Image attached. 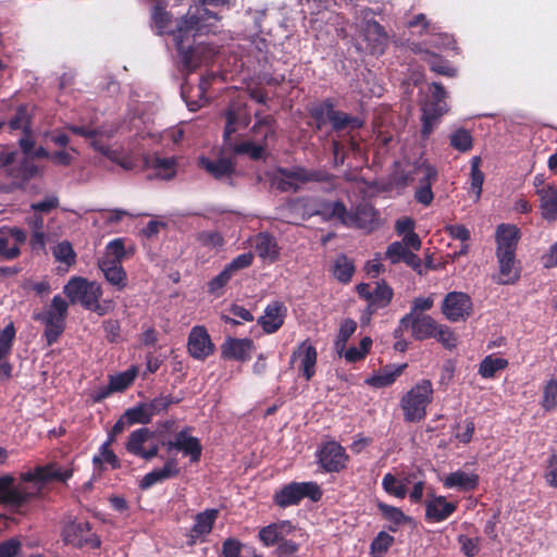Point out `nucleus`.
I'll use <instances>...</instances> for the list:
<instances>
[{"label":"nucleus","mask_w":557,"mask_h":557,"mask_svg":"<svg viewBox=\"0 0 557 557\" xmlns=\"http://www.w3.org/2000/svg\"><path fill=\"white\" fill-rule=\"evenodd\" d=\"M480 478L476 473H467L457 470L449 473L444 480L445 488H457L460 492H472L479 486Z\"/></svg>","instance_id":"nucleus-30"},{"label":"nucleus","mask_w":557,"mask_h":557,"mask_svg":"<svg viewBox=\"0 0 557 557\" xmlns=\"http://www.w3.org/2000/svg\"><path fill=\"white\" fill-rule=\"evenodd\" d=\"M282 178L277 182V189L286 191H298L299 186L294 181L306 184L309 182L315 183H330L333 180V175L325 170H308L302 166H296L293 169L280 168L277 170Z\"/></svg>","instance_id":"nucleus-6"},{"label":"nucleus","mask_w":557,"mask_h":557,"mask_svg":"<svg viewBox=\"0 0 557 557\" xmlns=\"http://www.w3.org/2000/svg\"><path fill=\"white\" fill-rule=\"evenodd\" d=\"M296 528L289 520L269 524L259 531V539L264 546H273L289 535Z\"/></svg>","instance_id":"nucleus-27"},{"label":"nucleus","mask_w":557,"mask_h":557,"mask_svg":"<svg viewBox=\"0 0 557 557\" xmlns=\"http://www.w3.org/2000/svg\"><path fill=\"white\" fill-rule=\"evenodd\" d=\"M180 401L181 398L173 397L172 395H160L159 397L145 403V406L150 419L152 420L154 416H158L161 412H165L171 405L178 404Z\"/></svg>","instance_id":"nucleus-51"},{"label":"nucleus","mask_w":557,"mask_h":557,"mask_svg":"<svg viewBox=\"0 0 557 557\" xmlns=\"http://www.w3.org/2000/svg\"><path fill=\"white\" fill-rule=\"evenodd\" d=\"M197 240L203 246L209 248L222 247L225 243L222 234L218 231H203L198 233Z\"/></svg>","instance_id":"nucleus-64"},{"label":"nucleus","mask_w":557,"mask_h":557,"mask_svg":"<svg viewBox=\"0 0 557 557\" xmlns=\"http://www.w3.org/2000/svg\"><path fill=\"white\" fill-rule=\"evenodd\" d=\"M127 256L125 248V239L122 237L110 240L104 250V256L101 259H109L111 262L122 263L123 259Z\"/></svg>","instance_id":"nucleus-53"},{"label":"nucleus","mask_w":557,"mask_h":557,"mask_svg":"<svg viewBox=\"0 0 557 557\" xmlns=\"http://www.w3.org/2000/svg\"><path fill=\"white\" fill-rule=\"evenodd\" d=\"M125 419L132 425L134 424H148L151 422L145 403H138L136 406L128 408L124 411Z\"/></svg>","instance_id":"nucleus-57"},{"label":"nucleus","mask_w":557,"mask_h":557,"mask_svg":"<svg viewBox=\"0 0 557 557\" xmlns=\"http://www.w3.org/2000/svg\"><path fill=\"white\" fill-rule=\"evenodd\" d=\"M393 297L394 290L384 280L376 282L371 298L372 302L384 309L392 302Z\"/></svg>","instance_id":"nucleus-56"},{"label":"nucleus","mask_w":557,"mask_h":557,"mask_svg":"<svg viewBox=\"0 0 557 557\" xmlns=\"http://www.w3.org/2000/svg\"><path fill=\"white\" fill-rule=\"evenodd\" d=\"M138 374V369L136 366H132L124 372H120L115 375H110L109 384L111 385V391L124 392L135 381Z\"/></svg>","instance_id":"nucleus-47"},{"label":"nucleus","mask_w":557,"mask_h":557,"mask_svg":"<svg viewBox=\"0 0 557 557\" xmlns=\"http://www.w3.org/2000/svg\"><path fill=\"white\" fill-rule=\"evenodd\" d=\"M278 250L277 242L270 233L261 232L256 236V251L261 259L274 262L278 258Z\"/></svg>","instance_id":"nucleus-34"},{"label":"nucleus","mask_w":557,"mask_h":557,"mask_svg":"<svg viewBox=\"0 0 557 557\" xmlns=\"http://www.w3.org/2000/svg\"><path fill=\"white\" fill-rule=\"evenodd\" d=\"M395 539L385 531H380L372 540L370 554L372 557H382L394 544Z\"/></svg>","instance_id":"nucleus-55"},{"label":"nucleus","mask_w":557,"mask_h":557,"mask_svg":"<svg viewBox=\"0 0 557 557\" xmlns=\"http://www.w3.org/2000/svg\"><path fill=\"white\" fill-rule=\"evenodd\" d=\"M377 14L374 9L364 8L360 11L362 21V36L371 53L382 54L388 42V35L384 27L373 17Z\"/></svg>","instance_id":"nucleus-8"},{"label":"nucleus","mask_w":557,"mask_h":557,"mask_svg":"<svg viewBox=\"0 0 557 557\" xmlns=\"http://www.w3.org/2000/svg\"><path fill=\"white\" fill-rule=\"evenodd\" d=\"M234 275L224 267V269L208 283V293L220 297L223 295V289Z\"/></svg>","instance_id":"nucleus-59"},{"label":"nucleus","mask_w":557,"mask_h":557,"mask_svg":"<svg viewBox=\"0 0 557 557\" xmlns=\"http://www.w3.org/2000/svg\"><path fill=\"white\" fill-rule=\"evenodd\" d=\"M499 278L498 284H515L520 278V268L516 258V253L495 252Z\"/></svg>","instance_id":"nucleus-24"},{"label":"nucleus","mask_w":557,"mask_h":557,"mask_svg":"<svg viewBox=\"0 0 557 557\" xmlns=\"http://www.w3.org/2000/svg\"><path fill=\"white\" fill-rule=\"evenodd\" d=\"M447 92L441 83L432 84L431 98L424 103L422 111L430 112L433 116H442L447 112Z\"/></svg>","instance_id":"nucleus-35"},{"label":"nucleus","mask_w":557,"mask_h":557,"mask_svg":"<svg viewBox=\"0 0 557 557\" xmlns=\"http://www.w3.org/2000/svg\"><path fill=\"white\" fill-rule=\"evenodd\" d=\"M318 215L325 221L338 220L343 224L346 206L342 200L330 201L317 198Z\"/></svg>","instance_id":"nucleus-39"},{"label":"nucleus","mask_w":557,"mask_h":557,"mask_svg":"<svg viewBox=\"0 0 557 557\" xmlns=\"http://www.w3.org/2000/svg\"><path fill=\"white\" fill-rule=\"evenodd\" d=\"M67 310L69 304L65 299L55 295L51 300L50 308L35 317V320L45 325L44 336L48 346L57 343L65 331Z\"/></svg>","instance_id":"nucleus-5"},{"label":"nucleus","mask_w":557,"mask_h":557,"mask_svg":"<svg viewBox=\"0 0 557 557\" xmlns=\"http://www.w3.org/2000/svg\"><path fill=\"white\" fill-rule=\"evenodd\" d=\"M189 428L183 429L174 435L173 440L162 442L168 451L173 449L182 451L184 456H188L191 462H198L201 458L202 446L199 438L189 435Z\"/></svg>","instance_id":"nucleus-11"},{"label":"nucleus","mask_w":557,"mask_h":557,"mask_svg":"<svg viewBox=\"0 0 557 557\" xmlns=\"http://www.w3.org/2000/svg\"><path fill=\"white\" fill-rule=\"evenodd\" d=\"M218 516V509H207L197 513L195 517V523L187 535V544L193 546L196 544L197 540L208 535L212 531Z\"/></svg>","instance_id":"nucleus-22"},{"label":"nucleus","mask_w":557,"mask_h":557,"mask_svg":"<svg viewBox=\"0 0 557 557\" xmlns=\"http://www.w3.org/2000/svg\"><path fill=\"white\" fill-rule=\"evenodd\" d=\"M275 129L276 120L273 115L267 114L265 117H260V120L255 122L250 132L257 143H262L267 146L268 138L275 136Z\"/></svg>","instance_id":"nucleus-41"},{"label":"nucleus","mask_w":557,"mask_h":557,"mask_svg":"<svg viewBox=\"0 0 557 557\" xmlns=\"http://www.w3.org/2000/svg\"><path fill=\"white\" fill-rule=\"evenodd\" d=\"M323 492L317 482H289L278 490L272 496L273 504L278 508L298 506L302 499L309 498L313 503L321 500Z\"/></svg>","instance_id":"nucleus-4"},{"label":"nucleus","mask_w":557,"mask_h":557,"mask_svg":"<svg viewBox=\"0 0 557 557\" xmlns=\"http://www.w3.org/2000/svg\"><path fill=\"white\" fill-rule=\"evenodd\" d=\"M318 352L309 339L301 342L290 356V362L299 360L298 370L306 381H310L315 374Z\"/></svg>","instance_id":"nucleus-15"},{"label":"nucleus","mask_w":557,"mask_h":557,"mask_svg":"<svg viewBox=\"0 0 557 557\" xmlns=\"http://www.w3.org/2000/svg\"><path fill=\"white\" fill-rule=\"evenodd\" d=\"M449 144L459 152H468L473 147V138L468 129L460 127L451 133Z\"/></svg>","instance_id":"nucleus-50"},{"label":"nucleus","mask_w":557,"mask_h":557,"mask_svg":"<svg viewBox=\"0 0 557 557\" xmlns=\"http://www.w3.org/2000/svg\"><path fill=\"white\" fill-rule=\"evenodd\" d=\"M32 114L28 106L23 103L16 107L14 115L8 121L11 132L22 131L24 135L32 133Z\"/></svg>","instance_id":"nucleus-42"},{"label":"nucleus","mask_w":557,"mask_h":557,"mask_svg":"<svg viewBox=\"0 0 557 557\" xmlns=\"http://www.w3.org/2000/svg\"><path fill=\"white\" fill-rule=\"evenodd\" d=\"M38 174V165L29 160H23L16 166L8 169V175L11 176L21 188Z\"/></svg>","instance_id":"nucleus-38"},{"label":"nucleus","mask_w":557,"mask_h":557,"mask_svg":"<svg viewBox=\"0 0 557 557\" xmlns=\"http://www.w3.org/2000/svg\"><path fill=\"white\" fill-rule=\"evenodd\" d=\"M520 237V230L515 224H499L495 232V252L516 253Z\"/></svg>","instance_id":"nucleus-21"},{"label":"nucleus","mask_w":557,"mask_h":557,"mask_svg":"<svg viewBox=\"0 0 557 557\" xmlns=\"http://www.w3.org/2000/svg\"><path fill=\"white\" fill-rule=\"evenodd\" d=\"M52 253L55 260L59 262L65 263L67 265L75 263L76 253L72 247V244L67 240L59 243L53 248Z\"/></svg>","instance_id":"nucleus-62"},{"label":"nucleus","mask_w":557,"mask_h":557,"mask_svg":"<svg viewBox=\"0 0 557 557\" xmlns=\"http://www.w3.org/2000/svg\"><path fill=\"white\" fill-rule=\"evenodd\" d=\"M286 314V306L282 301L275 300L268 304L264 314L257 320V323L264 333L273 334L283 326Z\"/></svg>","instance_id":"nucleus-19"},{"label":"nucleus","mask_w":557,"mask_h":557,"mask_svg":"<svg viewBox=\"0 0 557 557\" xmlns=\"http://www.w3.org/2000/svg\"><path fill=\"white\" fill-rule=\"evenodd\" d=\"M536 195L540 197L542 216L549 222L557 220V187L544 186L536 190Z\"/></svg>","instance_id":"nucleus-33"},{"label":"nucleus","mask_w":557,"mask_h":557,"mask_svg":"<svg viewBox=\"0 0 557 557\" xmlns=\"http://www.w3.org/2000/svg\"><path fill=\"white\" fill-rule=\"evenodd\" d=\"M98 267L111 285L117 287L119 290L126 287L127 275L122 263L111 262L109 259H100L98 261Z\"/></svg>","instance_id":"nucleus-31"},{"label":"nucleus","mask_w":557,"mask_h":557,"mask_svg":"<svg viewBox=\"0 0 557 557\" xmlns=\"http://www.w3.org/2000/svg\"><path fill=\"white\" fill-rule=\"evenodd\" d=\"M16 330L13 322H10L0 331V359H9L12 354Z\"/></svg>","instance_id":"nucleus-52"},{"label":"nucleus","mask_w":557,"mask_h":557,"mask_svg":"<svg viewBox=\"0 0 557 557\" xmlns=\"http://www.w3.org/2000/svg\"><path fill=\"white\" fill-rule=\"evenodd\" d=\"M457 510V504L448 503L444 496H436L425 504V519L432 522L446 520Z\"/></svg>","instance_id":"nucleus-26"},{"label":"nucleus","mask_w":557,"mask_h":557,"mask_svg":"<svg viewBox=\"0 0 557 557\" xmlns=\"http://www.w3.org/2000/svg\"><path fill=\"white\" fill-rule=\"evenodd\" d=\"M418 170L423 175L419 180V186L414 191V200L424 207H429L434 199L432 185L437 181L438 172L434 165L426 162L421 163Z\"/></svg>","instance_id":"nucleus-16"},{"label":"nucleus","mask_w":557,"mask_h":557,"mask_svg":"<svg viewBox=\"0 0 557 557\" xmlns=\"http://www.w3.org/2000/svg\"><path fill=\"white\" fill-rule=\"evenodd\" d=\"M180 474L177 460L174 458L168 459L162 468L153 469L144 475L139 483L141 490H148L159 482L176 478Z\"/></svg>","instance_id":"nucleus-25"},{"label":"nucleus","mask_w":557,"mask_h":557,"mask_svg":"<svg viewBox=\"0 0 557 557\" xmlns=\"http://www.w3.org/2000/svg\"><path fill=\"white\" fill-rule=\"evenodd\" d=\"M357 330V322L350 318L343 320L339 325L337 339H336V348L338 352H341L345 347L351 335Z\"/></svg>","instance_id":"nucleus-60"},{"label":"nucleus","mask_w":557,"mask_h":557,"mask_svg":"<svg viewBox=\"0 0 557 557\" xmlns=\"http://www.w3.org/2000/svg\"><path fill=\"white\" fill-rule=\"evenodd\" d=\"M356 271L354 261L346 255L342 253L334 260L332 273L333 276L343 284H348Z\"/></svg>","instance_id":"nucleus-43"},{"label":"nucleus","mask_w":557,"mask_h":557,"mask_svg":"<svg viewBox=\"0 0 557 557\" xmlns=\"http://www.w3.org/2000/svg\"><path fill=\"white\" fill-rule=\"evenodd\" d=\"M174 158H161L157 154L143 156V168L156 171V176L162 180H171L176 174Z\"/></svg>","instance_id":"nucleus-29"},{"label":"nucleus","mask_w":557,"mask_h":557,"mask_svg":"<svg viewBox=\"0 0 557 557\" xmlns=\"http://www.w3.org/2000/svg\"><path fill=\"white\" fill-rule=\"evenodd\" d=\"M15 479L12 474L0 476V505L21 507L26 504L32 494L24 488L14 485ZM11 519L0 515V532L9 528Z\"/></svg>","instance_id":"nucleus-9"},{"label":"nucleus","mask_w":557,"mask_h":557,"mask_svg":"<svg viewBox=\"0 0 557 557\" xmlns=\"http://www.w3.org/2000/svg\"><path fill=\"white\" fill-rule=\"evenodd\" d=\"M330 124L334 132H342L345 129H359L363 126L364 121L358 116H352L344 111L335 110L330 116Z\"/></svg>","instance_id":"nucleus-40"},{"label":"nucleus","mask_w":557,"mask_h":557,"mask_svg":"<svg viewBox=\"0 0 557 557\" xmlns=\"http://www.w3.org/2000/svg\"><path fill=\"white\" fill-rule=\"evenodd\" d=\"M457 542L460 545L461 552L467 557H474L480 552V544L482 542V539L480 536L469 537L465 534H459L457 536Z\"/></svg>","instance_id":"nucleus-63"},{"label":"nucleus","mask_w":557,"mask_h":557,"mask_svg":"<svg viewBox=\"0 0 557 557\" xmlns=\"http://www.w3.org/2000/svg\"><path fill=\"white\" fill-rule=\"evenodd\" d=\"M376 507L382 518L389 522L387 529L391 532H397L401 525L411 522V518L395 506L388 505L382 500L376 502Z\"/></svg>","instance_id":"nucleus-32"},{"label":"nucleus","mask_w":557,"mask_h":557,"mask_svg":"<svg viewBox=\"0 0 557 557\" xmlns=\"http://www.w3.org/2000/svg\"><path fill=\"white\" fill-rule=\"evenodd\" d=\"M434 398V388L430 380L423 379L414 384L400 398V408L406 422L418 423L425 419L426 409Z\"/></svg>","instance_id":"nucleus-2"},{"label":"nucleus","mask_w":557,"mask_h":557,"mask_svg":"<svg viewBox=\"0 0 557 557\" xmlns=\"http://www.w3.org/2000/svg\"><path fill=\"white\" fill-rule=\"evenodd\" d=\"M508 367V360L503 358H494L492 355L486 356L479 366V374L484 379H492L497 371Z\"/></svg>","instance_id":"nucleus-48"},{"label":"nucleus","mask_w":557,"mask_h":557,"mask_svg":"<svg viewBox=\"0 0 557 557\" xmlns=\"http://www.w3.org/2000/svg\"><path fill=\"white\" fill-rule=\"evenodd\" d=\"M482 160L481 157L474 156L471 159V188L475 193L476 199L481 197L482 186L484 183L485 175L480 170Z\"/></svg>","instance_id":"nucleus-58"},{"label":"nucleus","mask_w":557,"mask_h":557,"mask_svg":"<svg viewBox=\"0 0 557 557\" xmlns=\"http://www.w3.org/2000/svg\"><path fill=\"white\" fill-rule=\"evenodd\" d=\"M442 310L451 322L466 320L472 312V300L465 293L451 292L444 298Z\"/></svg>","instance_id":"nucleus-10"},{"label":"nucleus","mask_w":557,"mask_h":557,"mask_svg":"<svg viewBox=\"0 0 557 557\" xmlns=\"http://www.w3.org/2000/svg\"><path fill=\"white\" fill-rule=\"evenodd\" d=\"M406 368L407 363L387 364L377 374L369 379L368 383L376 388L389 386L403 374Z\"/></svg>","instance_id":"nucleus-36"},{"label":"nucleus","mask_w":557,"mask_h":557,"mask_svg":"<svg viewBox=\"0 0 557 557\" xmlns=\"http://www.w3.org/2000/svg\"><path fill=\"white\" fill-rule=\"evenodd\" d=\"M220 348L222 359L246 362L251 359V354L256 347L251 338H236L228 336Z\"/></svg>","instance_id":"nucleus-14"},{"label":"nucleus","mask_w":557,"mask_h":557,"mask_svg":"<svg viewBox=\"0 0 557 557\" xmlns=\"http://www.w3.org/2000/svg\"><path fill=\"white\" fill-rule=\"evenodd\" d=\"M95 148L107 157L110 161L116 163L126 171H132L137 168H143V157L137 158L124 150L112 149L108 146H95Z\"/></svg>","instance_id":"nucleus-28"},{"label":"nucleus","mask_w":557,"mask_h":557,"mask_svg":"<svg viewBox=\"0 0 557 557\" xmlns=\"http://www.w3.org/2000/svg\"><path fill=\"white\" fill-rule=\"evenodd\" d=\"M226 124L223 133V143L231 140L238 128H246L250 124V114L244 103H231L225 111Z\"/></svg>","instance_id":"nucleus-18"},{"label":"nucleus","mask_w":557,"mask_h":557,"mask_svg":"<svg viewBox=\"0 0 557 557\" xmlns=\"http://www.w3.org/2000/svg\"><path fill=\"white\" fill-rule=\"evenodd\" d=\"M63 293L72 305L78 304L84 309L96 312L99 315H103L107 312L99 302L102 296V288L96 282L75 276L64 285Z\"/></svg>","instance_id":"nucleus-3"},{"label":"nucleus","mask_w":557,"mask_h":557,"mask_svg":"<svg viewBox=\"0 0 557 557\" xmlns=\"http://www.w3.org/2000/svg\"><path fill=\"white\" fill-rule=\"evenodd\" d=\"M377 212L374 207L366 201L358 203L351 211L346 209L343 225L357 228H372Z\"/></svg>","instance_id":"nucleus-17"},{"label":"nucleus","mask_w":557,"mask_h":557,"mask_svg":"<svg viewBox=\"0 0 557 557\" xmlns=\"http://www.w3.org/2000/svg\"><path fill=\"white\" fill-rule=\"evenodd\" d=\"M198 165L218 181L224 178L231 180L236 171L235 163L227 158L212 160L208 157L201 156L198 159Z\"/></svg>","instance_id":"nucleus-23"},{"label":"nucleus","mask_w":557,"mask_h":557,"mask_svg":"<svg viewBox=\"0 0 557 557\" xmlns=\"http://www.w3.org/2000/svg\"><path fill=\"white\" fill-rule=\"evenodd\" d=\"M214 344L203 325L194 326L187 339V351L197 360H206L214 352Z\"/></svg>","instance_id":"nucleus-13"},{"label":"nucleus","mask_w":557,"mask_h":557,"mask_svg":"<svg viewBox=\"0 0 557 557\" xmlns=\"http://www.w3.org/2000/svg\"><path fill=\"white\" fill-rule=\"evenodd\" d=\"M317 198L314 197H297L290 199L285 207L287 218L309 220L311 216L318 215ZM289 223L298 224L296 220H289Z\"/></svg>","instance_id":"nucleus-20"},{"label":"nucleus","mask_w":557,"mask_h":557,"mask_svg":"<svg viewBox=\"0 0 557 557\" xmlns=\"http://www.w3.org/2000/svg\"><path fill=\"white\" fill-rule=\"evenodd\" d=\"M220 18L218 13L207 8V4L199 2L189 7L172 32L181 61L189 72L211 59V50L207 46H194L195 37L209 33Z\"/></svg>","instance_id":"nucleus-1"},{"label":"nucleus","mask_w":557,"mask_h":557,"mask_svg":"<svg viewBox=\"0 0 557 557\" xmlns=\"http://www.w3.org/2000/svg\"><path fill=\"white\" fill-rule=\"evenodd\" d=\"M426 57L425 61L428 62L430 70L447 77H454L457 73V70L450 64V62L441 55L425 52Z\"/></svg>","instance_id":"nucleus-49"},{"label":"nucleus","mask_w":557,"mask_h":557,"mask_svg":"<svg viewBox=\"0 0 557 557\" xmlns=\"http://www.w3.org/2000/svg\"><path fill=\"white\" fill-rule=\"evenodd\" d=\"M152 434L153 433L148 428H141L133 431L125 444L126 450L138 457L144 449V444L152 436Z\"/></svg>","instance_id":"nucleus-46"},{"label":"nucleus","mask_w":557,"mask_h":557,"mask_svg":"<svg viewBox=\"0 0 557 557\" xmlns=\"http://www.w3.org/2000/svg\"><path fill=\"white\" fill-rule=\"evenodd\" d=\"M382 487L388 495L400 499L405 498L408 492L404 481H400L392 473H386L383 476Z\"/></svg>","instance_id":"nucleus-54"},{"label":"nucleus","mask_w":557,"mask_h":557,"mask_svg":"<svg viewBox=\"0 0 557 557\" xmlns=\"http://www.w3.org/2000/svg\"><path fill=\"white\" fill-rule=\"evenodd\" d=\"M334 108V102L330 98L311 108L310 116L313 119L317 129L320 131L326 125V123H330V116L332 115Z\"/></svg>","instance_id":"nucleus-45"},{"label":"nucleus","mask_w":557,"mask_h":557,"mask_svg":"<svg viewBox=\"0 0 557 557\" xmlns=\"http://www.w3.org/2000/svg\"><path fill=\"white\" fill-rule=\"evenodd\" d=\"M436 331V321L428 314H417L412 321V336L418 341L431 338Z\"/></svg>","instance_id":"nucleus-44"},{"label":"nucleus","mask_w":557,"mask_h":557,"mask_svg":"<svg viewBox=\"0 0 557 557\" xmlns=\"http://www.w3.org/2000/svg\"><path fill=\"white\" fill-rule=\"evenodd\" d=\"M321 468L329 473L339 472L346 468L348 455L344 447L332 441L324 444L318 454Z\"/></svg>","instance_id":"nucleus-12"},{"label":"nucleus","mask_w":557,"mask_h":557,"mask_svg":"<svg viewBox=\"0 0 557 557\" xmlns=\"http://www.w3.org/2000/svg\"><path fill=\"white\" fill-rule=\"evenodd\" d=\"M61 535L66 545H72L75 548L88 546L95 549L101 546V540L92 532L89 521H70L63 527Z\"/></svg>","instance_id":"nucleus-7"},{"label":"nucleus","mask_w":557,"mask_h":557,"mask_svg":"<svg viewBox=\"0 0 557 557\" xmlns=\"http://www.w3.org/2000/svg\"><path fill=\"white\" fill-rule=\"evenodd\" d=\"M541 406L548 412L557 408V380L550 379L544 386Z\"/></svg>","instance_id":"nucleus-61"},{"label":"nucleus","mask_w":557,"mask_h":557,"mask_svg":"<svg viewBox=\"0 0 557 557\" xmlns=\"http://www.w3.org/2000/svg\"><path fill=\"white\" fill-rule=\"evenodd\" d=\"M227 150L233 151L235 154H248L251 160H261L265 153V145L262 143L246 140L242 143H234L232 139L223 143Z\"/></svg>","instance_id":"nucleus-37"}]
</instances>
